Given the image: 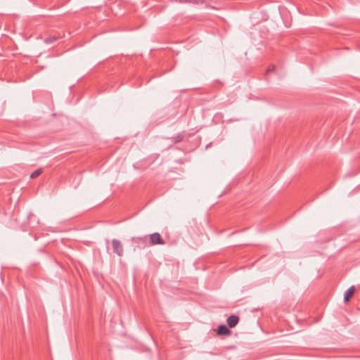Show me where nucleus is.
Returning a JSON list of instances; mask_svg holds the SVG:
<instances>
[{"label": "nucleus", "instance_id": "1", "mask_svg": "<svg viewBox=\"0 0 360 360\" xmlns=\"http://www.w3.org/2000/svg\"><path fill=\"white\" fill-rule=\"evenodd\" d=\"M112 251L119 257H122L124 255V248L120 240L117 239L112 240Z\"/></svg>", "mask_w": 360, "mask_h": 360}, {"label": "nucleus", "instance_id": "2", "mask_svg": "<svg viewBox=\"0 0 360 360\" xmlns=\"http://www.w3.org/2000/svg\"><path fill=\"white\" fill-rule=\"evenodd\" d=\"M149 245H164L165 243L158 233H154L149 236Z\"/></svg>", "mask_w": 360, "mask_h": 360}, {"label": "nucleus", "instance_id": "3", "mask_svg": "<svg viewBox=\"0 0 360 360\" xmlns=\"http://www.w3.org/2000/svg\"><path fill=\"white\" fill-rule=\"evenodd\" d=\"M239 321L238 316L236 315H231L227 319V323L230 328L235 327Z\"/></svg>", "mask_w": 360, "mask_h": 360}, {"label": "nucleus", "instance_id": "4", "mask_svg": "<svg viewBox=\"0 0 360 360\" xmlns=\"http://www.w3.org/2000/svg\"><path fill=\"white\" fill-rule=\"evenodd\" d=\"M217 333L220 335H228L231 330L225 325H220L217 328Z\"/></svg>", "mask_w": 360, "mask_h": 360}, {"label": "nucleus", "instance_id": "5", "mask_svg": "<svg viewBox=\"0 0 360 360\" xmlns=\"http://www.w3.org/2000/svg\"><path fill=\"white\" fill-rule=\"evenodd\" d=\"M355 291L354 286H351L345 293L344 300L345 302L348 301L349 299L353 295Z\"/></svg>", "mask_w": 360, "mask_h": 360}, {"label": "nucleus", "instance_id": "6", "mask_svg": "<svg viewBox=\"0 0 360 360\" xmlns=\"http://www.w3.org/2000/svg\"><path fill=\"white\" fill-rule=\"evenodd\" d=\"M58 37L51 36L44 39V42L47 44H52L57 40Z\"/></svg>", "mask_w": 360, "mask_h": 360}, {"label": "nucleus", "instance_id": "7", "mask_svg": "<svg viewBox=\"0 0 360 360\" xmlns=\"http://www.w3.org/2000/svg\"><path fill=\"white\" fill-rule=\"evenodd\" d=\"M42 172H43L42 169H37L36 171H34V172H32L31 174L30 178L34 179V178L37 177L38 176H39L42 173Z\"/></svg>", "mask_w": 360, "mask_h": 360}, {"label": "nucleus", "instance_id": "8", "mask_svg": "<svg viewBox=\"0 0 360 360\" xmlns=\"http://www.w3.org/2000/svg\"><path fill=\"white\" fill-rule=\"evenodd\" d=\"M179 4L197 3L198 0H175Z\"/></svg>", "mask_w": 360, "mask_h": 360}, {"label": "nucleus", "instance_id": "9", "mask_svg": "<svg viewBox=\"0 0 360 360\" xmlns=\"http://www.w3.org/2000/svg\"><path fill=\"white\" fill-rule=\"evenodd\" d=\"M183 139V136L181 134L177 135L176 136L172 137V140L174 143L180 142Z\"/></svg>", "mask_w": 360, "mask_h": 360}, {"label": "nucleus", "instance_id": "10", "mask_svg": "<svg viewBox=\"0 0 360 360\" xmlns=\"http://www.w3.org/2000/svg\"><path fill=\"white\" fill-rule=\"evenodd\" d=\"M273 69H274V68H272V69H271V68H268V69H267V72H270V71L273 70Z\"/></svg>", "mask_w": 360, "mask_h": 360}]
</instances>
